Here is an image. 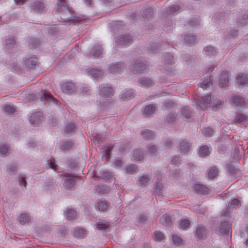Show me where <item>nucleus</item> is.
<instances>
[{"label":"nucleus","instance_id":"52","mask_svg":"<svg viewBox=\"0 0 248 248\" xmlns=\"http://www.w3.org/2000/svg\"><path fill=\"white\" fill-rule=\"evenodd\" d=\"M162 188V185L161 183H159V182H158L156 185H155V193L158 194V195H159L160 193H161V190Z\"/></svg>","mask_w":248,"mask_h":248},{"label":"nucleus","instance_id":"13","mask_svg":"<svg viewBox=\"0 0 248 248\" xmlns=\"http://www.w3.org/2000/svg\"><path fill=\"white\" fill-rule=\"evenodd\" d=\"M88 73L93 78L97 80L101 78L103 75V73L101 70L97 69H90Z\"/></svg>","mask_w":248,"mask_h":248},{"label":"nucleus","instance_id":"10","mask_svg":"<svg viewBox=\"0 0 248 248\" xmlns=\"http://www.w3.org/2000/svg\"><path fill=\"white\" fill-rule=\"evenodd\" d=\"M229 82V73L227 72H223L221 73L219 80V86L222 87H226Z\"/></svg>","mask_w":248,"mask_h":248},{"label":"nucleus","instance_id":"54","mask_svg":"<svg viewBox=\"0 0 248 248\" xmlns=\"http://www.w3.org/2000/svg\"><path fill=\"white\" fill-rule=\"evenodd\" d=\"M172 164L177 165L180 163V157L179 156H175L171 160Z\"/></svg>","mask_w":248,"mask_h":248},{"label":"nucleus","instance_id":"20","mask_svg":"<svg viewBox=\"0 0 248 248\" xmlns=\"http://www.w3.org/2000/svg\"><path fill=\"white\" fill-rule=\"evenodd\" d=\"M32 8L35 12H39L44 9V4L41 1L37 0L32 5Z\"/></svg>","mask_w":248,"mask_h":248},{"label":"nucleus","instance_id":"25","mask_svg":"<svg viewBox=\"0 0 248 248\" xmlns=\"http://www.w3.org/2000/svg\"><path fill=\"white\" fill-rule=\"evenodd\" d=\"M37 62V58L35 57H31L26 60L25 64L28 68H32L36 65Z\"/></svg>","mask_w":248,"mask_h":248},{"label":"nucleus","instance_id":"14","mask_svg":"<svg viewBox=\"0 0 248 248\" xmlns=\"http://www.w3.org/2000/svg\"><path fill=\"white\" fill-rule=\"evenodd\" d=\"M123 64L121 63L112 64L110 66L109 71L112 74L119 73L122 70Z\"/></svg>","mask_w":248,"mask_h":248},{"label":"nucleus","instance_id":"19","mask_svg":"<svg viewBox=\"0 0 248 248\" xmlns=\"http://www.w3.org/2000/svg\"><path fill=\"white\" fill-rule=\"evenodd\" d=\"M237 82L240 84L244 85L248 83V76L242 73L238 74L236 78Z\"/></svg>","mask_w":248,"mask_h":248},{"label":"nucleus","instance_id":"23","mask_svg":"<svg viewBox=\"0 0 248 248\" xmlns=\"http://www.w3.org/2000/svg\"><path fill=\"white\" fill-rule=\"evenodd\" d=\"M218 174V170L216 167H211L209 168L208 172V177L210 179L215 178Z\"/></svg>","mask_w":248,"mask_h":248},{"label":"nucleus","instance_id":"29","mask_svg":"<svg viewBox=\"0 0 248 248\" xmlns=\"http://www.w3.org/2000/svg\"><path fill=\"white\" fill-rule=\"evenodd\" d=\"M3 111L6 114H11L15 112L16 109L11 105H6L3 108Z\"/></svg>","mask_w":248,"mask_h":248},{"label":"nucleus","instance_id":"18","mask_svg":"<svg viewBox=\"0 0 248 248\" xmlns=\"http://www.w3.org/2000/svg\"><path fill=\"white\" fill-rule=\"evenodd\" d=\"M196 235L199 239L202 238L206 235V230L203 226L199 225L196 230Z\"/></svg>","mask_w":248,"mask_h":248},{"label":"nucleus","instance_id":"15","mask_svg":"<svg viewBox=\"0 0 248 248\" xmlns=\"http://www.w3.org/2000/svg\"><path fill=\"white\" fill-rule=\"evenodd\" d=\"M65 215L68 220L74 219L76 218L77 214V212L74 209L67 208L65 211Z\"/></svg>","mask_w":248,"mask_h":248},{"label":"nucleus","instance_id":"35","mask_svg":"<svg viewBox=\"0 0 248 248\" xmlns=\"http://www.w3.org/2000/svg\"><path fill=\"white\" fill-rule=\"evenodd\" d=\"M95 226L98 230H103L107 229L109 227V224L106 222H97L95 224Z\"/></svg>","mask_w":248,"mask_h":248},{"label":"nucleus","instance_id":"12","mask_svg":"<svg viewBox=\"0 0 248 248\" xmlns=\"http://www.w3.org/2000/svg\"><path fill=\"white\" fill-rule=\"evenodd\" d=\"M160 222L166 227H170L172 224V221L170 217L167 215H164L160 219Z\"/></svg>","mask_w":248,"mask_h":248},{"label":"nucleus","instance_id":"11","mask_svg":"<svg viewBox=\"0 0 248 248\" xmlns=\"http://www.w3.org/2000/svg\"><path fill=\"white\" fill-rule=\"evenodd\" d=\"M100 93L102 97H109L113 95V91L111 87H101Z\"/></svg>","mask_w":248,"mask_h":248},{"label":"nucleus","instance_id":"44","mask_svg":"<svg viewBox=\"0 0 248 248\" xmlns=\"http://www.w3.org/2000/svg\"><path fill=\"white\" fill-rule=\"evenodd\" d=\"M143 136L144 138L147 139H150L153 138L154 136V133L149 130H145L142 133Z\"/></svg>","mask_w":248,"mask_h":248},{"label":"nucleus","instance_id":"51","mask_svg":"<svg viewBox=\"0 0 248 248\" xmlns=\"http://www.w3.org/2000/svg\"><path fill=\"white\" fill-rule=\"evenodd\" d=\"M149 181V179L146 176H142L139 180V184L141 186H145L147 184Z\"/></svg>","mask_w":248,"mask_h":248},{"label":"nucleus","instance_id":"56","mask_svg":"<svg viewBox=\"0 0 248 248\" xmlns=\"http://www.w3.org/2000/svg\"><path fill=\"white\" fill-rule=\"evenodd\" d=\"M16 41L13 38H9L6 41V45H14Z\"/></svg>","mask_w":248,"mask_h":248},{"label":"nucleus","instance_id":"45","mask_svg":"<svg viewBox=\"0 0 248 248\" xmlns=\"http://www.w3.org/2000/svg\"><path fill=\"white\" fill-rule=\"evenodd\" d=\"M182 114L186 118H189L191 115V112L188 107H184L182 110Z\"/></svg>","mask_w":248,"mask_h":248},{"label":"nucleus","instance_id":"63","mask_svg":"<svg viewBox=\"0 0 248 248\" xmlns=\"http://www.w3.org/2000/svg\"><path fill=\"white\" fill-rule=\"evenodd\" d=\"M147 220V217L144 215H140V221L141 223H144Z\"/></svg>","mask_w":248,"mask_h":248},{"label":"nucleus","instance_id":"33","mask_svg":"<svg viewBox=\"0 0 248 248\" xmlns=\"http://www.w3.org/2000/svg\"><path fill=\"white\" fill-rule=\"evenodd\" d=\"M212 83L211 82V80L210 78L205 79L203 80L202 82L200 84V87L203 89H207L209 88Z\"/></svg>","mask_w":248,"mask_h":248},{"label":"nucleus","instance_id":"50","mask_svg":"<svg viewBox=\"0 0 248 248\" xmlns=\"http://www.w3.org/2000/svg\"><path fill=\"white\" fill-rule=\"evenodd\" d=\"M211 102H212L211 104H210L208 105L209 107H212L213 109H214V110H216V109H215V107L217 108H218L219 107L218 106H219L222 104V101H217L216 103H215V100H214V98H213L212 100H211Z\"/></svg>","mask_w":248,"mask_h":248},{"label":"nucleus","instance_id":"59","mask_svg":"<svg viewBox=\"0 0 248 248\" xmlns=\"http://www.w3.org/2000/svg\"><path fill=\"white\" fill-rule=\"evenodd\" d=\"M50 164V167L53 169L54 170H56V165L55 163V160H51L49 163Z\"/></svg>","mask_w":248,"mask_h":248},{"label":"nucleus","instance_id":"57","mask_svg":"<svg viewBox=\"0 0 248 248\" xmlns=\"http://www.w3.org/2000/svg\"><path fill=\"white\" fill-rule=\"evenodd\" d=\"M72 146V143L70 141H68L64 143L63 148L64 149H67Z\"/></svg>","mask_w":248,"mask_h":248},{"label":"nucleus","instance_id":"55","mask_svg":"<svg viewBox=\"0 0 248 248\" xmlns=\"http://www.w3.org/2000/svg\"><path fill=\"white\" fill-rule=\"evenodd\" d=\"M19 183L21 186H26L27 183L25 180V178L24 177H22V178H20L19 180Z\"/></svg>","mask_w":248,"mask_h":248},{"label":"nucleus","instance_id":"61","mask_svg":"<svg viewBox=\"0 0 248 248\" xmlns=\"http://www.w3.org/2000/svg\"><path fill=\"white\" fill-rule=\"evenodd\" d=\"M179 9V7L178 5H173L170 8V11L172 12H175V11H178Z\"/></svg>","mask_w":248,"mask_h":248},{"label":"nucleus","instance_id":"49","mask_svg":"<svg viewBox=\"0 0 248 248\" xmlns=\"http://www.w3.org/2000/svg\"><path fill=\"white\" fill-rule=\"evenodd\" d=\"M113 147V145H109L106 149H104L105 154L107 160H108L110 157V152Z\"/></svg>","mask_w":248,"mask_h":248},{"label":"nucleus","instance_id":"21","mask_svg":"<svg viewBox=\"0 0 248 248\" xmlns=\"http://www.w3.org/2000/svg\"><path fill=\"white\" fill-rule=\"evenodd\" d=\"M31 218L28 214L26 213L21 214L19 217V221L22 225H25L30 222Z\"/></svg>","mask_w":248,"mask_h":248},{"label":"nucleus","instance_id":"2","mask_svg":"<svg viewBox=\"0 0 248 248\" xmlns=\"http://www.w3.org/2000/svg\"><path fill=\"white\" fill-rule=\"evenodd\" d=\"M132 39L129 35L121 36L117 41V44L119 47H126L132 43Z\"/></svg>","mask_w":248,"mask_h":248},{"label":"nucleus","instance_id":"62","mask_svg":"<svg viewBox=\"0 0 248 248\" xmlns=\"http://www.w3.org/2000/svg\"><path fill=\"white\" fill-rule=\"evenodd\" d=\"M240 203V202H231L230 204L229 205V206L230 208H233L235 206L239 207Z\"/></svg>","mask_w":248,"mask_h":248},{"label":"nucleus","instance_id":"9","mask_svg":"<svg viewBox=\"0 0 248 248\" xmlns=\"http://www.w3.org/2000/svg\"><path fill=\"white\" fill-rule=\"evenodd\" d=\"M42 117V113L40 111H36L30 117V123L32 125H37L40 124L41 121V117Z\"/></svg>","mask_w":248,"mask_h":248},{"label":"nucleus","instance_id":"42","mask_svg":"<svg viewBox=\"0 0 248 248\" xmlns=\"http://www.w3.org/2000/svg\"><path fill=\"white\" fill-rule=\"evenodd\" d=\"M9 150V147L6 144H3L0 147V156H3L6 155Z\"/></svg>","mask_w":248,"mask_h":248},{"label":"nucleus","instance_id":"5","mask_svg":"<svg viewBox=\"0 0 248 248\" xmlns=\"http://www.w3.org/2000/svg\"><path fill=\"white\" fill-rule=\"evenodd\" d=\"M133 71H136L134 72V73H142L146 68V64L144 63V61L142 60H137L135 63L133 65Z\"/></svg>","mask_w":248,"mask_h":248},{"label":"nucleus","instance_id":"53","mask_svg":"<svg viewBox=\"0 0 248 248\" xmlns=\"http://www.w3.org/2000/svg\"><path fill=\"white\" fill-rule=\"evenodd\" d=\"M166 61L168 64L174 63L173 57L172 55L169 54L167 57L165 58Z\"/></svg>","mask_w":248,"mask_h":248},{"label":"nucleus","instance_id":"27","mask_svg":"<svg viewBox=\"0 0 248 248\" xmlns=\"http://www.w3.org/2000/svg\"><path fill=\"white\" fill-rule=\"evenodd\" d=\"M95 207L96 210L99 211H104L108 207V202H97Z\"/></svg>","mask_w":248,"mask_h":248},{"label":"nucleus","instance_id":"48","mask_svg":"<svg viewBox=\"0 0 248 248\" xmlns=\"http://www.w3.org/2000/svg\"><path fill=\"white\" fill-rule=\"evenodd\" d=\"M76 128V125L74 124H70L67 125L64 129V131L66 133H70L73 131Z\"/></svg>","mask_w":248,"mask_h":248},{"label":"nucleus","instance_id":"17","mask_svg":"<svg viewBox=\"0 0 248 248\" xmlns=\"http://www.w3.org/2000/svg\"><path fill=\"white\" fill-rule=\"evenodd\" d=\"M155 110V107L153 105H149L145 107L144 109L143 114L146 116L148 117L153 114Z\"/></svg>","mask_w":248,"mask_h":248},{"label":"nucleus","instance_id":"47","mask_svg":"<svg viewBox=\"0 0 248 248\" xmlns=\"http://www.w3.org/2000/svg\"><path fill=\"white\" fill-rule=\"evenodd\" d=\"M185 41L189 45H192L194 43L195 38L193 36L186 35L184 37Z\"/></svg>","mask_w":248,"mask_h":248},{"label":"nucleus","instance_id":"30","mask_svg":"<svg viewBox=\"0 0 248 248\" xmlns=\"http://www.w3.org/2000/svg\"><path fill=\"white\" fill-rule=\"evenodd\" d=\"M42 98H44L46 100L49 102H56L55 98L51 95L49 93L47 92H45L43 93V95L42 96Z\"/></svg>","mask_w":248,"mask_h":248},{"label":"nucleus","instance_id":"7","mask_svg":"<svg viewBox=\"0 0 248 248\" xmlns=\"http://www.w3.org/2000/svg\"><path fill=\"white\" fill-rule=\"evenodd\" d=\"M219 230L221 234H228L230 232H232V224L227 221H222L220 223Z\"/></svg>","mask_w":248,"mask_h":248},{"label":"nucleus","instance_id":"32","mask_svg":"<svg viewBox=\"0 0 248 248\" xmlns=\"http://www.w3.org/2000/svg\"><path fill=\"white\" fill-rule=\"evenodd\" d=\"M165 239L163 233L159 231H155L154 232V239L156 241H161Z\"/></svg>","mask_w":248,"mask_h":248},{"label":"nucleus","instance_id":"41","mask_svg":"<svg viewBox=\"0 0 248 248\" xmlns=\"http://www.w3.org/2000/svg\"><path fill=\"white\" fill-rule=\"evenodd\" d=\"M214 131L210 127H206L202 130V133L207 137H210L213 135Z\"/></svg>","mask_w":248,"mask_h":248},{"label":"nucleus","instance_id":"1","mask_svg":"<svg viewBox=\"0 0 248 248\" xmlns=\"http://www.w3.org/2000/svg\"><path fill=\"white\" fill-rule=\"evenodd\" d=\"M57 9L62 19L64 21L72 20L73 11L68 6L65 0H58Z\"/></svg>","mask_w":248,"mask_h":248},{"label":"nucleus","instance_id":"24","mask_svg":"<svg viewBox=\"0 0 248 248\" xmlns=\"http://www.w3.org/2000/svg\"><path fill=\"white\" fill-rule=\"evenodd\" d=\"M92 54L95 58H98L101 56L102 53L101 51V46L99 45L95 46L92 49Z\"/></svg>","mask_w":248,"mask_h":248},{"label":"nucleus","instance_id":"6","mask_svg":"<svg viewBox=\"0 0 248 248\" xmlns=\"http://www.w3.org/2000/svg\"><path fill=\"white\" fill-rule=\"evenodd\" d=\"M231 105H235L236 107H245L246 103L244 99L238 96H234L232 97L229 101Z\"/></svg>","mask_w":248,"mask_h":248},{"label":"nucleus","instance_id":"16","mask_svg":"<svg viewBox=\"0 0 248 248\" xmlns=\"http://www.w3.org/2000/svg\"><path fill=\"white\" fill-rule=\"evenodd\" d=\"M67 177L65 180L64 184L66 188H71L75 185V178L71 175H66Z\"/></svg>","mask_w":248,"mask_h":248},{"label":"nucleus","instance_id":"46","mask_svg":"<svg viewBox=\"0 0 248 248\" xmlns=\"http://www.w3.org/2000/svg\"><path fill=\"white\" fill-rule=\"evenodd\" d=\"M246 117L240 113H237L235 117V121L238 123H241L245 121Z\"/></svg>","mask_w":248,"mask_h":248},{"label":"nucleus","instance_id":"34","mask_svg":"<svg viewBox=\"0 0 248 248\" xmlns=\"http://www.w3.org/2000/svg\"><path fill=\"white\" fill-rule=\"evenodd\" d=\"M205 54L208 56L214 55L216 53L215 48L212 46H208L204 48Z\"/></svg>","mask_w":248,"mask_h":248},{"label":"nucleus","instance_id":"28","mask_svg":"<svg viewBox=\"0 0 248 248\" xmlns=\"http://www.w3.org/2000/svg\"><path fill=\"white\" fill-rule=\"evenodd\" d=\"M86 233V231L83 228H76L74 231V235L78 237H83Z\"/></svg>","mask_w":248,"mask_h":248},{"label":"nucleus","instance_id":"38","mask_svg":"<svg viewBox=\"0 0 248 248\" xmlns=\"http://www.w3.org/2000/svg\"><path fill=\"white\" fill-rule=\"evenodd\" d=\"M140 83L142 86H144L146 87H150L153 84V81L149 78H143L140 80Z\"/></svg>","mask_w":248,"mask_h":248},{"label":"nucleus","instance_id":"37","mask_svg":"<svg viewBox=\"0 0 248 248\" xmlns=\"http://www.w3.org/2000/svg\"><path fill=\"white\" fill-rule=\"evenodd\" d=\"M189 143L185 141H182V142L180 144V148L182 152L184 153L187 151L189 150Z\"/></svg>","mask_w":248,"mask_h":248},{"label":"nucleus","instance_id":"8","mask_svg":"<svg viewBox=\"0 0 248 248\" xmlns=\"http://www.w3.org/2000/svg\"><path fill=\"white\" fill-rule=\"evenodd\" d=\"M61 89L63 93L69 94L72 93L75 91V88L73 83L65 82L62 83Z\"/></svg>","mask_w":248,"mask_h":248},{"label":"nucleus","instance_id":"26","mask_svg":"<svg viewBox=\"0 0 248 248\" xmlns=\"http://www.w3.org/2000/svg\"><path fill=\"white\" fill-rule=\"evenodd\" d=\"M190 225V222L189 220L186 219H183L180 221L179 226L182 230H186L189 228Z\"/></svg>","mask_w":248,"mask_h":248},{"label":"nucleus","instance_id":"40","mask_svg":"<svg viewBox=\"0 0 248 248\" xmlns=\"http://www.w3.org/2000/svg\"><path fill=\"white\" fill-rule=\"evenodd\" d=\"M172 240L173 243L176 246H180L182 244V239L177 235H173L172 236Z\"/></svg>","mask_w":248,"mask_h":248},{"label":"nucleus","instance_id":"43","mask_svg":"<svg viewBox=\"0 0 248 248\" xmlns=\"http://www.w3.org/2000/svg\"><path fill=\"white\" fill-rule=\"evenodd\" d=\"M95 190L100 194H104L107 193L108 189L107 187L104 186H98L95 187Z\"/></svg>","mask_w":248,"mask_h":248},{"label":"nucleus","instance_id":"39","mask_svg":"<svg viewBox=\"0 0 248 248\" xmlns=\"http://www.w3.org/2000/svg\"><path fill=\"white\" fill-rule=\"evenodd\" d=\"M122 98L123 100H129L133 97V92L131 90H128L124 92V93H123L122 95Z\"/></svg>","mask_w":248,"mask_h":248},{"label":"nucleus","instance_id":"3","mask_svg":"<svg viewBox=\"0 0 248 248\" xmlns=\"http://www.w3.org/2000/svg\"><path fill=\"white\" fill-rule=\"evenodd\" d=\"M196 103L198 104L199 107L202 109H204L208 108V105L212 104L211 97L210 95L202 97L201 99Z\"/></svg>","mask_w":248,"mask_h":248},{"label":"nucleus","instance_id":"31","mask_svg":"<svg viewBox=\"0 0 248 248\" xmlns=\"http://www.w3.org/2000/svg\"><path fill=\"white\" fill-rule=\"evenodd\" d=\"M133 157L136 161H140L143 158V153L140 150H135L133 153Z\"/></svg>","mask_w":248,"mask_h":248},{"label":"nucleus","instance_id":"64","mask_svg":"<svg viewBox=\"0 0 248 248\" xmlns=\"http://www.w3.org/2000/svg\"><path fill=\"white\" fill-rule=\"evenodd\" d=\"M15 3H16L17 5H23L25 2V0H14Z\"/></svg>","mask_w":248,"mask_h":248},{"label":"nucleus","instance_id":"36","mask_svg":"<svg viewBox=\"0 0 248 248\" xmlns=\"http://www.w3.org/2000/svg\"><path fill=\"white\" fill-rule=\"evenodd\" d=\"M126 172L128 174H132L138 171L137 167L134 165H128L125 167Z\"/></svg>","mask_w":248,"mask_h":248},{"label":"nucleus","instance_id":"4","mask_svg":"<svg viewBox=\"0 0 248 248\" xmlns=\"http://www.w3.org/2000/svg\"><path fill=\"white\" fill-rule=\"evenodd\" d=\"M193 189L196 193L200 195H206L209 193V189L207 186L199 183L194 185Z\"/></svg>","mask_w":248,"mask_h":248},{"label":"nucleus","instance_id":"60","mask_svg":"<svg viewBox=\"0 0 248 248\" xmlns=\"http://www.w3.org/2000/svg\"><path fill=\"white\" fill-rule=\"evenodd\" d=\"M173 105V102L170 100L166 102L165 103V107L167 108H170L172 107Z\"/></svg>","mask_w":248,"mask_h":248},{"label":"nucleus","instance_id":"58","mask_svg":"<svg viewBox=\"0 0 248 248\" xmlns=\"http://www.w3.org/2000/svg\"><path fill=\"white\" fill-rule=\"evenodd\" d=\"M156 150V149L155 147L153 145L151 147L149 148L148 153L152 154L155 152Z\"/></svg>","mask_w":248,"mask_h":248},{"label":"nucleus","instance_id":"22","mask_svg":"<svg viewBox=\"0 0 248 248\" xmlns=\"http://www.w3.org/2000/svg\"><path fill=\"white\" fill-rule=\"evenodd\" d=\"M209 154L210 151L209 148L208 146L206 145H203L200 148L199 152V155L200 156L205 157L206 156L209 155Z\"/></svg>","mask_w":248,"mask_h":248}]
</instances>
